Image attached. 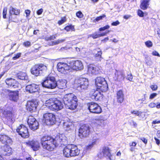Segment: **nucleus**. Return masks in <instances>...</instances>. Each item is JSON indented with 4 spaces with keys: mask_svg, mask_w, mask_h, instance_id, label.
<instances>
[{
    "mask_svg": "<svg viewBox=\"0 0 160 160\" xmlns=\"http://www.w3.org/2000/svg\"><path fill=\"white\" fill-rule=\"evenodd\" d=\"M41 140L43 148L49 151L52 150L59 144L62 145L67 142V138L64 134L57 135L55 139L48 136H45L42 138Z\"/></svg>",
    "mask_w": 160,
    "mask_h": 160,
    "instance_id": "1",
    "label": "nucleus"
},
{
    "mask_svg": "<svg viewBox=\"0 0 160 160\" xmlns=\"http://www.w3.org/2000/svg\"><path fill=\"white\" fill-rule=\"evenodd\" d=\"M63 101L66 108L71 110L76 109L78 105L76 96L72 93L65 95Z\"/></svg>",
    "mask_w": 160,
    "mask_h": 160,
    "instance_id": "2",
    "label": "nucleus"
},
{
    "mask_svg": "<svg viewBox=\"0 0 160 160\" xmlns=\"http://www.w3.org/2000/svg\"><path fill=\"white\" fill-rule=\"evenodd\" d=\"M45 104L49 109L54 111L61 110L63 107V103L56 98L50 99L47 100Z\"/></svg>",
    "mask_w": 160,
    "mask_h": 160,
    "instance_id": "3",
    "label": "nucleus"
},
{
    "mask_svg": "<svg viewBox=\"0 0 160 160\" xmlns=\"http://www.w3.org/2000/svg\"><path fill=\"white\" fill-rule=\"evenodd\" d=\"M80 152V150L77 146L73 144L68 145L63 150V155L66 157L78 156Z\"/></svg>",
    "mask_w": 160,
    "mask_h": 160,
    "instance_id": "4",
    "label": "nucleus"
},
{
    "mask_svg": "<svg viewBox=\"0 0 160 160\" xmlns=\"http://www.w3.org/2000/svg\"><path fill=\"white\" fill-rule=\"evenodd\" d=\"M88 84V80L85 78L78 77L76 78L74 80V86L80 91L87 89Z\"/></svg>",
    "mask_w": 160,
    "mask_h": 160,
    "instance_id": "5",
    "label": "nucleus"
},
{
    "mask_svg": "<svg viewBox=\"0 0 160 160\" xmlns=\"http://www.w3.org/2000/svg\"><path fill=\"white\" fill-rule=\"evenodd\" d=\"M56 121V116L50 113H46L43 114L42 120V122L48 125H53Z\"/></svg>",
    "mask_w": 160,
    "mask_h": 160,
    "instance_id": "6",
    "label": "nucleus"
},
{
    "mask_svg": "<svg viewBox=\"0 0 160 160\" xmlns=\"http://www.w3.org/2000/svg\"><path fill=\"white\" fill-rule=\"evenodd\" d=\"M42 86L47 88L54 89L57 86V82L55 78L49 75L42 83Z\"/></svg>",
    "mask_w": 160,
    "mask_h": 160,
    "instance_id": "7",
    "label": "nucleus"
},
{
    "mask_svg": "<svg viewBox=\"0 0 160 160\" xmlns=\"http://www.w3.org/2000/svg\"><path fill=\"white\" fill-rule=\"evenodd\" d=\"M95 84L97 89L102 90V92H105L108 90V84L105 78L101 77H98L95 79Z\"/></svg>",
    "mask_w": 160,
    "mask_h": 160,
    "instance_id": "8",
    "label": "nucleus"
},
{
    "mask_svg": "<svg viewBox=\"0 0 160 160\" xmlns=\"http://www.w3.org/2000/svg\"><path fill=\"white\" fill-rule=\"evenodd\" d=\"M69 64L71 67V70H81L83 68V65L80 61L69 59Z\"/></svg>",
    "mask_w": 160,
    "mask_h": 160,
    "instance_id": "9",
    "label": "nucleus"
},
{
    "mask_svg": "<svg viewBox=\"0 0 160 160\" xmlns=\"http://www.w3.org/2000/svg\"><path fill=\"white\" fill-rule=\"evenodd\" d=\"M69 59L66 62H59L57 64L58 70L61 73L65 74L67 71L71 70L70 65L69 64Z\"/></svg>",
    "mask_w": 160,
    "mask_h": 160,
    "instance_id": "10",
    "label": "nucleus"
},
{
    "mask_svg": "<svg viewBox=\"0 0 160 160\" xmlns=\"http://www.w3.org/2000/svg\"><path fill=\"white\" fill-rule=\"evenodd\" d=\"M1 110L3 115L10 122H12L14 121V114L11 111L7 109L6 106L2 108Z\"/></svg>",
    "mask_w": 160,
    "mask_h": 160,
    "instance_id": "11",
    "label": "nucleus"
},
{
    "mask_svg": "<svg viewBox=\"0 0 160 160\" xmlns=\"http://www.w3.org/2000/svg\"><path fill=\"white\" fill-rule=\"evenodd\" d=\"M88 109L91 112L93 113L99 114L102 111L101 107L96 103L91 102L89 103Z\"/></svg>",
    "mask_w": 160,
    "mask_h": 160,
    "instance_id": "12",
    "label": "nucleus"
},
{
    "mask_svg": "<svg viewBox=\"0 0 160 160\" xmlns=\"http://www.w3.org/2000/svg\"><path fill=\"white\" fill-rule=\"evenodd\" d=\"M16 131L23 138H28V137L29 133L27 128L23 125H21L18 127Z\"/></svg>",
    "mask_w": 160,
    "mask_h": 160,
    "instance_id": "13",
    "label": "nucleus"
},
{
    "mask_svg": "<svg viewBox=\"0 0 160 160\" xmlns=\"http://www.w3.org/2000/svg\"><path fill=\"white\" fill-rule=\"evenodd\" d=\"M28 123L30 128L32 130H35L38 128L39 123L32 116H30L28 117Z\"/></svg>",
    "mask_w": 160,
    "mask_h": 160,
    "instance_id": "14",
    "label": "nucleus"
},
{
    "mask_svg": "<svg viewBox=\"0 0 160 160\" xmlns=\"http://www.w3.org/2000/svg\"><path fill=\"white\" fill-rule=\"evenodd\" d=\"M89 126L87 125H83L81 126L79 129V136L81 138L86 137L89 135Z\"/></svg>",
    "mask_w": 160,
    "mask_h": 160,
    "instance_id": "15",
    "label": "nucleus"
},
{
    "mask_svg": "<svg viewBox=\"0 0 160 160\" xmlns=\"http://www.w3.org/2000/svg\"><path fill=\"white\" fill-rule=\"evenodd\" d=\"M12 150V148L8 145L0 146V154L1 155H9L11 152Z\"/></svg>",
    "mask_w": 160,
    "mask_h": 160,
    "instance_id": "16",
    "label": "nucleus"
},
{
    "mask_svg": "<svg viewBox=\"0 0 160 160\" xmlns=\"http://www.w3.org/2000/svg\"><path fill=\"white\" fill-rule=\"evenodd\" d=\"M12 142V139L5 135H0V146L7 145Z\"/></svg>",
    "mask_w": 160,
    "mask_h": 160,
    "instance_id": "17",
    "label": "nucleus"
},
{
    "mask_svg": "<svg viewBox=\"0 0 160 160\" xmlns=\"http://www.w3.org/2000/svg\"><path fill=\"white\" fill-rule=\"evenodd\" d=\"M63 125V128L66 131L71 132L74 128L73 123L69 120L64 121Z\"/></svg>",
    "mask_w": 160,
    "mask_h": 160,
    "instance_id": "18",
    "label": "nucleus"
},
{
    "mask_svg": "<svg viewBox=\"0 0 160 160\" xmlns=\"http://www.w3.org/2000/svg\"><path fill=\"white\" fill-rule=\"evenodd\" d=\"M38 105V104L37 102L28 101V102L26 105L27 110L30 112L34 111L36 109Z\"/></svg>",
    "mask_w": 160,
    "mask_h": 160,
    "instance_id": "19",
    "label": "nucleus"
},
{
    "mask_svg": "<svg viewBox=\"0 0 160 160\" xmlns=\"http://www.w3.org/2000/svg\"><path fill=\"white\" fill-rule=\"evenodd\" d=\"M99 68L92 64L88 65V73L89 74L95 75L99 73Z\"/></svg>",
    "mask_w": 160,
    "mask_h": 160,
    "instance_id": "20",
    "label": "nucleus"
},
{
    "mask_svg": "<svg viewBox=\"0 0 160 160\" xmlns=\"http://www.w3.org/2000/svg\"><path fill=\"white\" fill-rule=\"evenodd\" d=\"M102 92V90L100 89H97L94 91L93 95L92 96V98L96 101L101 100L103 96Z\"/></svg>",
    "mask_w": 160,
    "mask_h": 160,
    "instance_id": "21",
    "label": "nucleus"
},
{
    "mask_svg": "<svg viewBox=\"0 0 160 160\" xmlns=\"http://www.w3.org/2000/svg\"><path fill=\"white\" fill-rule=\"evenodd\" d=\"M28 143L34 151H37L39 148L40 146L39 141L36 140L34 139L29 141Z\"/></svg>",
    "mask_w": 160,
    "mask_h": 160,
    "instance_id": "22",
    "label": "nucleus"
},
{
    "mask_svg": "<svg viewBox=\"0 0 160 160\" xmlns=\"http://www.w3.org/2000/svg\"><path fill=\"white\" fill-rule=\"evenodd\" d=\"M39 89V85L35 84H32L26 86V89L30 93L36 92Z\"/></svg>",
    "mask_w": 160,
    "mask_h": 160,
    "instance_id": "23",
    "label": "nucleus"
},
{
    "mask_svg": "<svg viewBox=\"0 0 160 160\" xmlns=\"http://www.w3.org/2000/svg\"><path fill=\"white\" fill-rule=\"evenodd\" d=\"M9 19L11 20H12L14 22H16L15 21L13 20L12 19V15L14 14L16 15H18L19 14L20 10L17 9L16 8H13L12 7H11L9 8Z\"/></svg>",
    "mask_w": 160,
    "mask_h": 160,
    "instance_id": "24",
    "label": "nucleus"
},
{
    "mask_svg": "<svg viewBox=\"0 0 160 160\" xmlns=\"http://www.w3.org/2000/svg\"><path fill=\"white\" fill-rule=\"evenodd\" d=\"M92 53L97 61H100L101 60L102 52L100 49L96 48L93 50Z\"/></svg>",
    "mask_w": 160,
    "mask_h": 160,
    "instance_id": "25",
    "label": "nucleus"
},
{
    "mask_svg": "<svg viewBox=\"0 0 160 160\" xmlns=\"http://www.w3.org/2000/svg\"><path fill=\"white\" fill-rule=\"evenodd\" d=\"M19 93L17 91H11L9 95V98L10 100L16 102L18 99Z\"/></svg>",
    "mask_w": 160,
    "mask_h": 160,
    "instance_id": "26",
    "label": "nucleus"
},
{
    "mask_svg": "<svg viewBox=\"0 0 160 160\" xmlns=\"http://www.w3.org/2000/svg\"><path fill=\"white\" fill-rule=\"evenodd\" d=\"M67 82L65 79H61L58 80L57 82L58 87L61 89H63L66 88Z\"/></svg>",
    "mask_w": 160,
    "mask_h": 160,
    "instance_id": "27",
    "label": "nucleus"
},
{
    "mask_svg": "<svg viewBox=\"0 0 160 160\" xmlns=\"http://www.w3.org/2000/svg\"><path fill=\"white\" fill-rule=\"evenodd\" d=\"M40 65H36L31 69V73L36 76H38L40 74Z\"/></svg>",
    "mask_w": 160,
    "mask_h": 160,
    "instance_id": "28",
    "label": "nucleus"
},
{
    "mask_svg": "<svg viewBox=\"0 0 160 160\" xmlns=\"http://www.w3.org/2000/svg\"><path fill=\"white\" fill-rule=\"evenodd\" d=\"M124 94L122 91L121 90H119L117 92V99L118 102L122 103L124 100Z\"/></svg>",
    "mask_w": 160,
    "mask_h": 160,
    "instance_id": "29",
    "label": "nucleus"
},
{
    "mask_svg": "<svg viewBox=\"0 0 160 160\" xmlns=\"http://www.w3.org/2000/svg\"><path fill=\"white\" fill-rule=\"evenodd\" d=\"M102 153L103 156L104 157H108L109 158V159L110 160H111L110 151L108 147H104L102 149Z\"/></svg>",
    "mask_w": 160,
    "mask_h": 160,
    "instance_id": "30",
    "label": "nucleus"
},
{
    "mask_svg": "<svg viewBox=\"0 0 160 160\" xmlns=\"http://www.w3.org/2000/svg\"><path fill=\"white\" fill-rule=\"evenodd\" d=\"M149 0H141L140 7L141 9L145 10L148 7Z\"/></svg>",
    "mask_w": 160,
    "mask_h": 160,
    "instance_id": "31",
    "label": "nucleus"
},
{
    "mask_svg": "<svg viewBox=\"0 0 160 160\" xmlns=\"http://www.w3.org/2000/svg\"><path fill=\"white\" fill-rule=\"evenodd\" d=\"M18 78L20 79L28 80V78L26 73L20 72L18 74Z\"/></svg>",
    "mask_w": 160,
    "mask_h": 160,
    "instance_id": "32",
    "label": "nucleus"
},
{
    "mask_svg": "<svg viewBox=\"0 0 160 160\" xmlns=\"http://www.w3.org/2000/svg\"><path fill=\"white\" fill-rule=\"evenodd\" d=\"M115 76L118 80L120 81L124 78L125 74L121 72H117L115 73Z\"/></svg>",
    "mask_w": 160,
    "mask_h": 160,
    "instance_id": "33",
    "label": "nucleus"
},
{
    "mask_svg": "<svg viewBox=\"0 0 160 160\" xmlns=\"http://www.w3.org/2000/svg\"><path fill=\"white\" fill-rule=\"evenodd\" d=\"M6 83L8 86L11 87L12 85V83H15L16 80L13 79L12 78H9L7 79L5 81Z\"/></svg>",
    "mask_w": 160,
    "mask_h": 160,
    "instance_id": "34",
    "label": "nucleus"
},
{
    "mask_svg": "<svg viewBox=\"0 0 160 160\" xmlns=\"http://www.w3.org/2000/svg\"><path fill=\"white\" fill-rule=\"evenodd\" d=\"M131 113L139 117H143L144 116L143 113L138 111L134 110L131 112Z\"/></svg>",
    "mask_w": 160,
    "mask_h": 160,
    "instance_id": "35",
    "label": "nucleus"
},
{
    "mask_svg": "<svg viewBox=\"0 0 160 160\" xmlns=\"http://www.w3.org/2000/svg\"><path fill=\"white\" fill-rule=\"evenodd\" d=\"M94 120L96 121L95 122L99 125H101L104 123V120L99 117L95 118Z\"/></svg>",
    "mask_w": 160,
    "mask_h": 160,
    "instance_id": "36",
    "label": "nucleus"
},
{
    "mask_svg": "<svg viewBox=\"0 0 160 160\" xmlns=\"http://www.w3.org/2000/svg\"><path fill=\"white\" fill-rule=\"evenodd\" d=\"M11 91L9 90L4 89L2 90V92L1 93V95L3 97L9 96Z\"/></svg>",
    "mask_w": 160,
    "mask_h": 160,
    "instance_id": "37",
    "label": "nucleus"
},
{
    "mask_svg": "<svg viewBox=\"0 0 160 160\" xmlns=\"http://www.w3.org/2000/svg\"><path fill=\"white\" fill-rule=\"evenodd\" d=\"M65 41V39H58L57 40L52 42L50 43V45H55L62 43Z\"/></svg>",
    "mask_w": 160,
    "mask_h": 160,
    "instance_id": "38",
    "label": "nucleus"
},
{
    "mask_svg": "<svg viewBox=\"0 0 160 160\" xmlns=\"http://www.w3.org/2000/svg\"><path fill=\"white\" fill-rule=\"evenodd\" d=\"M65 29L67 31H74V27L73 26L70 25L67 26L65 28Z\"/></svg>",
    "mask_w": 160,
    "mask_h": 160,
    "instance_id": "39",
    "label": "nucleus"
},
{
    "mask_svg": "<svg viewBox=\"0 0 160 160\" xmlns=\"http://www.w3.org/2000/svg\"><path fill=\"white\" fill-rule=\"evenodd\" d=\"M66 21V19L65 17L62 18L59 21L58 23L59 25H61L63 23Z\"/></svg>",
    "mask_w": 160,
    "mask_h": 160,
    "instance_id": "40",
    "label": "nucleus"
},
{
    "mask_svg": "<svg viewBox=\"0 0 160 160\" xmlns=\"http://www.w3.org/2000/svg\"><path fill=\"white\" fill-rule=\"evenodd\" d=\"M76 15L77 17L79 18H83V14L81 11H78L76 13Z\"/></svg>",
    "mask_w": 160,
    "mask_h": 160,
    "instance_id": "41",
    "label": "nucleus"
},
{
    "mask_svg": "<svg viewBox=\"0 0 160 160\" xmlns=\"http://www.w3.org/2000/svg\"><path fill=\"white\" fill-rule=\"evenodd\" d=\"M145 44L148 48L152 47V42L150 41H148L145 42Z\"/></svg>",
    "mask_w": 160,
    "mask_h": 160,
    "instance_id": "42",
    "label": "nucleus"
},
{
    "mask_svg": "<svg viewBox=\"0 0 160 160\" xmlns=\"http://www.w3.org/2000/svg\"><path fill=\"white\" fill-rule=\"evenodd\" d=\"M110 28V26L108 25H107L103 27L99 28V30L100 31H104L106 29H108Z\"/></svg>",
    "mask_w": 160,
    "mask_h": 160,
    "instance_id": "43",
    "label": "nucleus"
},
{
    "mask_svg": "<svg viewBox=\"0 0 160 160\" xmlns=\"http://www.w3.org/2000/svg\"><path fill=\"white\" fill-rule=\"evenodd\" d=\"M20 85V84L16 81L15 83H12V85L11 87L14 88H16L19 87Z\"/></svg>",
    "mask_w": 160,
    "mask_h": 160,
    "instance_id": "44",
    "label": "nucleus"
},
{
    "mask_svg": "<svg viewBox=\"0 0 160 160\" xmlns=\"http://www.w3.org/2000/svg\"><path fill=\"white\" fill-rule=\"evenodd\" d=\"M90 37H92L93 39H96L98 37H99V34H98L97 32H95L94 33L90 35Z\"/></svg>",
    "mask_w": 160,
    "mask_h": 160,
    "instance_id": "45",
    "label": "nucleus"
},
{
    "mask_svg": "<svg viewBox=\"0 0 160 160\" xmlns=\"http://www.w3.org/2000/svg\"><path fill=\"white\" fill-rule=\"evenodd\" d=\"M106 17V15L105 14H103L102 16L99 17H97L95 19V20L96 22H98L100 20H101L103 18H104Z\"/></svg>",
    "mask_w": 160,
    "mask_h": 160,
    "instance_id": "46",
    "label": "nucleus"
},
{
    "mask_svg": "<svg viewBox=\"0 0 160 160\" xmlns=\"http://www.w3.org/2000/svg\"><path fill=\"white\" fill-rule=\"evenodd\" d=\"M7 8L5 7L4 8L3 11V17L4 18H6V15L7 13Z\"/></svg>",
    "mask_w": 160,
    "mask_h": 160,
    "instance_id": "47",
    "label": "nucleus"
},
{
    "mask_svg": "<svg viewBox=\"0 0 160 160\" xmlns=\"http://www.w3.org/2000/svg\"><path fill=\"white\" fill-rule=\"evenodd\" d=\"M47 70V67L46 66L41 64V71H46Z\"/></svg>",
    "mask_w": 160,
    "mask_h": 160,
    "instance_id": "48",
    "label": "nucleus"
},
{
    "mask_svg": "<svg viewBox=\"0 0 160 160\" xmlns=\"http://www.w3.org/2000/svg\"><path fill=\"white\" fill-rule=\"evenodd\" d=\"M138 15L140 17H143L144 16V13L142 11L140 10H139L138 12Z\"/></svg>",
    "mask_w": 160,
    "mask_h": 160,
    "instance_id": "49",
    "label": "nucleus"
},
{
    "mask_svg": "<svg viewBox=\"0 0 160 160\" xmlns=\"http://www.w3.org/2000/svg\"><path fill=\"white\" fill-rule=\"evenodd\" d=\"M150 88L152 90L156 91L157 89L158 86L156 85H151Z\"/></svg>",
    "mask_w": 160,
    "mask_h": 160,
    "instance_id": "50",
    "label": "nucleus"
},
{
    "mask_svg": "<svg viewBox=\"0 0 160 160\" xmlns=\"http://www.w3.org/2000/svg\"><path fill=\"white\" fill-rule=\"evenodd\" d=\"M133 77L131 74L129 73L128 75L127 79L129 81H131L132 80Z\"/></svg>",
    "mask_w": 160,
    "mask_h": 160,
    "instance_id": "51",
    "label": "nucleus"
},
{
    "mask_svg": "<svg viewBox=\"0 0 160 160\" xmlns=\"http://www.w3.org/2000/svg\"><path fill=\"white\" fill-rule=\"evenodd\" d=\"M23 44L25 47H29L31 45V42L29 41H27L24 42Z\"/></svg>",
    "mask_w": 160,
    "mask_h": 160,
    "instance_id": "52",
    "label": "nucleus"
},
{
    "mask_svg": "<svg viewBox=\"0 0 160 160\" xmlns=\"http://www.w3.org/2000/svg\"><path fill=\"white\" fill-rule=\"evenodd\" d=\"M21 55V53H18L17 54H16L15 56H14L13 57V60H15L19 58L20 57Z\"/></svg>",
    "mask_w": 160,
    "mask_h": 160,
    "instance_id": "53",
    "label": "nucleus"
},
{
    "mask_svg": "<svg viewBox=\"0 0 160 160\" xmlns=\"http://www.w3.org/2000/svg\"><path fill=\"white\" fill-rule=\"evenodd\" d=\"M148 106L151 108H153L156 106V105L155 103L152 102L148 105Z\"/></svg>",
    "mask_w": 160,
    "mask_h": 160,
    "instance_id": "54",
    "label": "nucleus"
},
{
    "mask_svg": "<svg viewBox=\"0 0 160 160\" xmlns=\"http://www.w3.org/2000/svg\"><path fill=\"white\" fill-rule=\"evenodd\" d=\"M120 24L119 22L118 21H117L116 22H113L111 23L112 26H117Z\"/></svg>",
    "mask_w": 160,
    "mask_h": 160,
    "instance_id": "55",
    "label": "nucleus"
},
{
    "mask_svg": "<svg viewBox=\"0 0 160 160\" xmlns=\"http://www.w3.org/2000/svg\"><path fill=\"white\" fill-rule=\"evenodd\" d=\"M145 144H146L147 143V140L144 137H142L139 138Z\"/></svg>",
    "mask_w": 160,
    "mask_h": 160,
    "instance_id": "56",
    "label": "nucleus"
},
{
    "mask_svg": "<svg viewBox=\"0 0 160 160\" xmlns=\"http://www.w3.org/2000/svg\"><path fill=\"white\" fill-rule=\"evenodd\" d=\"M157 94L156 93H153L150 96V99H152L154 98L157 95Z\"/></svg>",
    "mask_w": 160,
    "mask_h": 160,
    "instance_id": "57",
    "label": "nucleus"
},
{
    "mask_svg": "<svg viewBox=\"0 0 160 160\" xmlns=\"http://www.w3.org/2000/svg\"><path fill=\"white\" fill-rule=\"evenodd\" d=\"M137 143L135 142H133L131 143H129V145L130 146H133L135 147L136 146Z\"/></svg>",
    "mask_w": 160,
    "mask_h": 160,
    "instance_id": "58",
    "label": "nucleus"
},
{
    "mask_svg": "<svg viewBox=\"0 0 160 160\" xmlns=\"http://www.w3.org/2000/svg\"><path fill=\"white\" fill-rule=\"evenodd\" d=\"M152 54L154 56H159V53H158V52H157L156 51H154L152 52Z\"/></svg>",
    "mask_w": 160,
    "mask_h": 160,
    "instance_id": "59",
    "label": "nucleus"
},
{
    "mask_svg": "<svg viewBox=\"0 0 160 160\" xmlns=\"http://www.w3.org/2000/svg\"><path fill=\"white\" fill-rule=\"evenodd\" d=\"M96 143V142L95 141H93L91 144H90L88 146V148H92L93 146L95 145Z\"/></svg>",
    "mask_w": 160,
    "mask_h": 160,
    "instance_id": "60",
    "label": "nucleus"
},
{
    "mask_svg": "<svg viewBox=\"0 0 160 160\" xmlns=\"http://www.w3.org/2000/svg\"><path fill=\"white\" fill-rule=\"evenodd\" d=\"M160 123V120H157L153 121L152 123L153 124H156L157 123Z\"/></svg>",
    "mask_w": 160,
    "mask_h": 160,
    "instance_id": "61",
    "label": "nucleus"
},
{
    "mask_svg": "<svg viewBox=\"0 0 160 160\" xmlns=\"http://www.w3.org/2000/svg\"><path fill=\"white\" fill-rule=\"evenodd\" d=\"M55 38H56V37L55 36H51L50 37H49L48 40H54Z\"/></svg>",
    "mask_w": 160,
    "mask_h": 160,
    "instance_id": "62",
    "label": "nucleus"
},
{
    "mask_svg": "<svg viewBox=\"0 0 160 160\" xmlns=\"http://www.w3.org/2000/svg\"><path fill=\"white\" fill-rule=\"evenodd\" d=\"M154 139L155 140L156 143L158 145H159L160 143V140L156 138H154Z\"/></svg>",
    "mask_w": 160,
    "mask_h": 160,
    "instance_id": "63",
    "label": "nucleus"
},
{
    "mask_svg": "<svg viewBox=\"0 0 160 160\" xmlns=\"http://www.w3.org/2000/svg\"><path fill=\"white\" fill-rule=\"evenodd\" d=\"M25 13H26V14L27 15V16H28L30 14V10H26L25 11Z\"/></svg>",
    "mask_w": 160,
    "mask_h": 160,
    "instance_id": "64",
    "label": "nucleus"
}]
</instances>
